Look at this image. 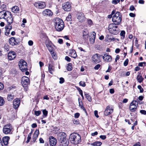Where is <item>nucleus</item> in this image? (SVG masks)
Listing matches in <instances>:
<instances>
[{"mask_svg": "<svg viewBox=\"0 0 146 146\" xmlns=\"http://www.w3.org/2000/svg\"><path fill=\"white\" fill-rule=\"evenodd\" d=\"M70 140L72 143L76 145L80 143L81 141V137L80 135L77 133L71 134L69 138Z\"/></svg>", "mask_w": 146, "mask_h": 146, "instance_id": "1", "label": "nucleus"}, {"mask_svg": "<svg viewBox=\"0 0 146 146\" xmlns=\"http://www.w3.org/2000/svg\"><path fill=\"white\" fill-rule=\"evenodd\" d=\"M54 23L55 28L56 31L60 32L63 30L64 25V23L61 19L57 18L55 19Z\"/></svg>", "mask_w": 146, "mask_h": 146, "instance_id": "2", "label": "nucleus"}, {"mask_svg": "<svg viewBox=\"0 0 146 146\" xmlns=\"http://www.w3.org/2000/svg\"><path fill=\"white\" fill-rule=\"evenodd\" d=\"M116 25H117L113 23L110 24L109 25L108 30L111 34L116 35L119 33V28Z\"/></svg>", "mask_w": 146, "mask_h": 146, "instance_id": "3", "label": "nucleus"}, {"mask_svg": "<svg viewBox=\"0 0 146 146\" xmlns=\"http://www.w3.org/2000/svg\"><path fill=\"white\" fill-rule=\"evenodd\" d=\"M60 138H59L60 140V143L63 146H67L69 144V141L68 139L66 138V134L63 132H62L59 134Z\"/></svg>", "mask_w": 146, "mask_h": 146, "instance_id": "4", "label": "nucleus"}, {"mask_svg": "<svg viewBox=\"0 0 146 146\" xmlns=\"http://www.w3.org/2000/svg\"><path fill=\"white\" fill-rule=\"evenodd\" d=\"M112 21L115 24L117 25H119L121 23V15L120 13L117 12L113 16Z\"/></svg>", "mask_w": 146, "mask_h": 146, "instance_id": "5", "label": "nucleus"}, {"mask_svg": "<svg viewBox=\"0 0 146 146\" xmlns=\"http://www.w3.org/2000/svg\"><path fill=\"white\" fill-rule=\"evenodd\" d=\"M4 19L7 22L8 24L10 25L13 21V17L11 13L9 11H7L5 14Z\"/></svg>", "mask_w": 146, "mask_h": 146, "instance_id": "6", "label": "nucleus"}, {"mask_svg": "<svg viewBox=\"0 0 146 146\" xmlns=\"http://www.w3.org/2000/svg\"><path fill=\"white\" fill-rule=\"evenodd\" d=\"M19 66L22 72H24L27 70V63L23 60H21L19 61Z\"/></svg>", "mask_w": 146, "mask_h": 146, "instance_id": "7", "label": "nucleus"}, {"mask_svg": "<svg viewBox=\"0 0 146 146\" xmlns=\"http://www.w3.org/2000/svg\"><path fill=\"white\" fill-rule=\"evenodd\" d=\"M12 129V128L11 124H6L3 127V132L5 134H8L10 133Z\"/></svg>", "mask_w": 146, "mask_h": 146, "instance_id": "8", "label": "nucleus"}, {"mask_svg": "<svg viewBox=\"0 0 146 146\" xmlns=\"http://www.w3.org/2000/svg\"><path fill=\"white\" fill-rule=\"evenodd\" d=\"M138 105V102L136 100H133L130 103L129 109L132 112L135 111L137 110Z\"/></svg>", "mask_w": 146, "mask_h": 146, "instance_id": "9", "label": "nucleus"}, {"mask_svg": "<svg viewBox=\"0 0 146 146\" xmlns=\"http://www.w3.org/2000/svg\"><path fill=\"white\" fill-rule=\"evenodd\" d=\"M113 107L110 105L108 106L104 112V115L108 116L111 114L113 112Z\"/></svg>", "mask_w": 146, "mask_h": 146, "instance_id": "10", "label": "nucleus"}, {"mask_svg": "<svg viewBox=\"0 0 146 146\" xmlns=\"http://www.w3.org/2000/svg\"><path fill=\"white\" fill-rule=\"evenodd\" d=\"M21 84L24 87L26 88L27 86L30 84L29 78L26 76H23L21 80Z\"/></svg>", "mask_w": 146, "mask_h": 146, "instance_id": "11", "label": "nucleus"}, {"mask_svg": "<svg viewBox=\"0 0 146 146\" xmlns=\"http://www.w3.org/2000/svg\"><path fill=\"white\" fill-rule=\"evenodd\" d=\"M35 7L38 9H43L46 7V4L44 2L42 1L36 2L34 3Z\"/></svg>", "mask_w": 146, "mask_h": 146, "instance_id": "12", "label": "nucleus"}, {"mask_svg": "<svg viewBox=\"0 0 146 146\" xmlns=\"http://www.w3.org/2000/svg\"><path fill=\"white\" fill-rule=\"evenodd\" d=\"M102 56V55H99L98 54H96L93 56L92 60L96 63H99L100 61V58Z\"/></svg>", "mask_w": 146, "mask_h": 146, "instance_id": "13", "label": "nucleus"}, {"mask_svg": "<svg viewBox=\"0 0 146 146\" xmlns=\"http://www.w3.org/2000/svg\"><path fill=\"white\" fill-rule=\"evenodd\" d=\"M102 57L104 61L106 62H111L112 60V57L107 53L104 54L103 56L102 55Z\"/></svg>", "mask_w": 146, "mask_h": 146, "instance_id": "14", "label": "nucleus"}, {"mask_svg": "<svg viewBox=\"0 0 146 146\" xmlns=\"http://www.w3.org/2000/svg\"><path fill=\"white\" fill-rule=\"evenodd\" d=\"M71 5L70 3L66 2L62 5L63 9L66 11H69L71 9Z\"/></svg>", "mask_w": 146, "mask_h": 146, "instance_id": "15", "label": "nucleus"}, {"mask_svg": "<svg viewBox=\"0 0 146 146\" xmlns=\"http://www.w3.org/2000/svg\"><path fill=\"white\" fill-rule=\"evenodd\" d=\"M20 100L18 98L15 99L13 101V106L14 108L16 109L19 107L20 104Z\"/></svg>", "mask_w": 146, "mask_h": 146, "instance_id": "16", "label": "nucleus"}, {"mask_svg": "<svg viewBox=\"0 0 146 146\" xmlns=\"http://www.w3.org/2000/svg\"><path fill=\"white\" fill-rule=\"evenodd\" d=\"M16 53L13 51H10L8 54V57L9 60H13L16 57Z\"/></svg>", "mask_w": 146, "mask_h": 146, "instance_id": "17", "label": "nucleus"}, {"mask_svg": "<svg viewBox=\"0 0 146 146\" xmlns=\"http://www.w3.org/2000/svg\"><path fill=\"white\" fill-rule=\"evenodd\" d=\"M49 142L50 145L54 146L57 143V140L54 137L51 136L49 137Z\"/></svg>", "mask_w": 146, "mask_h": 146, "instance_id": "18", "label": "nucleus"}, {"mask_svg": "<svg viewBox=\"0 0 146 146\" xmlns=\"http://www.w3.org/2000/svg\"><path fill=\"white\" fill-rule=\"evenodd\" d=\"M42 14L44 16L51 17L53 13L50 10L46 9L43 11Z\"/></svg>", "mask_w": 146, "mask_h": 146, "instance_id": "19", "label": "nucleus"}, {"mask_svg": "<svg viewBox=\"0 0 146 146\" xmlns=\"http://www.w3.org/2000/svg\"><path fill=\"white\" fill-rule=\"evenodd\" d=\"M77 18L79 20V21L81 22H84L86 19V18L84 14L82 13L79 14Z\"/></svg>", "mask_w": 146, "mask_h": 146, "instance_id": "20", "label": "nucleus"}, {"mask_svg": "<svg viewBox=\"0 0 146 146\" xmlns=\"http://www.w3.org/2000/svg\"><path fill=\"white\" fill-rule=\"evenodd\" d=\"M69 55L74 58H75L77 56L76 51L74 49L70 50Z\"/></svg>", "mask_w": 146, "mask_h": 146, "instance_id": "21", "label": "nucleus"}, {"mask_svg": "<svg viewBox=\"0 0 146 146\" xmlns=\"http://www.w3.org/2000/svg\"><path fill=\"white\" fill-rule=\"evenodd\" d=\"M9 42L12 46L17 45L18 44L14 37L11 38L9 39Z\"/></svg>", "mask_w": 146, "mask_h": 146, "instance_id": "22", "label": "nucleus"}, {"mask_svg": "<svg viewBox=\"0 0 146 146\" xmlns=\"http://www.w3.org/2000/svg\"><path fill=\"white\" fill-rule=\"evenodd\" d=\"M96 35V33L94 32H93L91 35V38L90 39L89 41L91 43H93L94 42L95 39Z\"/></svg>", "mask_w": 146, "mask_h": 146, "instance_id": "23", "label": "nucleus"}, {"mask_svg": "<svg viewBox=\"0 0 146 146\" xmlns=\"http://www.w3.org/2000/svg\"><path fill=\"white\" fill-rule=\"evenodd\" d=\"M8 26H6L5 27L6 32L5 34L6 35H8L10 33V31L12 27L10 25Z\"/></svg>", "mask_w": 146, "mask_h": 146, "instance_id": "24", "label": "nucleus"}, {"mask_svg": "<svg viewBox=\"0 0 146 146\" xmlns=\"http://www.w3.org/2000/svg\"><path fill=\"white\" fill-rule=\"evenodd\" d=\"M9 139V137L8 136L4 137L3 138V141L5 145H7L8 144Z\"/></svg>", "mask_w": 146, "mask_h": 146, "instance_id": "25", "label": "nucleus"}, {"mask_svg": "<svg viewBox=\"0 0 146 146\" xmlns=\"http://www.w3.org/2000/svg\"><path fill=\"white\" fill-rule=\"evenodd\" d=\"M88 32L87 30L84 31L83 32V36L85 41L87 40L88 39Z\"/></svg>", "mask_w": 146, "mask_h": 146, "instance_id": "26", "label": "nucleus"}, {"mask_svg": "<svg viewBox=\"0 0 146 146\" xmlns=\"http://www.w3.org/2000/svg\"><path fill=\"white\" fill-rule=\"evenodd\" d=\"M7 11L3 10L0 12V19H4Z\"/></svg>", "mask_w": 146, "mask_h": 146, "instance_id": "27", "label": "nucleus"}, {"mask_svg": "<svg viewBox=\"0 0 146 146\" xmlns=\"http://www.w3.org/2000/svg\"><path fill=\"white\" fill-rule=\"evenodd\" d=\"M48 68L49 72L52 74L53 72L54 71V66L51 65L50 64H49Z\"/></svg>", "mask_w": 146, "mask_h": 146, "instance_id": "28", "label": "nucleus"}, {"mask_svg": "<svg viewBox=\"0 0 146 146\" xmlns=\"http://www.w3.org/2000/svg\"><path fill=\"white\" fill-rule=\"evenodd\" d=\"M102 144V143L100 141H96L93 143H91L90 145L94 146H100Z\"/></svg>", "mask_w": 146, "mask_h": 146, "instance_id": "29", "label": "nucleus"}, {"mask_svg": "<svg viewBox=\"0 0 146 146\" xmlns=\"http://www.w3.org/2000/svg\"><path fill=\"white\" fill-rule=\"evenodd\" d=\"M137 79L138 82L141 83L143 81L144 78L142 77L141 75H138L137 76Z\"/></svg>", "mask_w": 146, "mask_h": 146, "instance_id": "30", "label": "nucleus"}, {"mask_svg": "<svg viewBox=\"0 0 146 146\" xmlns=\"http://www.w3.org/2000/svg\"><path fill=\"white\" fill-rule=\"evenodd\" d=\"M12 11L14 13H17L19 11V8L17 6H14L12 7Z\"/></svg>", "mask_w": 146, "mask_h": 146, "instance_id": "31", "label": "nucleus"}, {"mask_svg": "<svg viewBox=\"0 0 146 146\" xmlns=\"http://www.w3.org/2000/svg\"><path fill=\"white\" fill-rule=\"evenodd\" d=\"M14 95L11 94H9L7 95V100L9 101H11L14 99Z\"/></svg>", "mask_w": 146, "mask_h": 146, "instance_id": "32", "label": "nucleus"}, {"mask_svg": "<svg viewBox=\"0 0 146 146\" xmlns=\"http://www.w3.org/2000/svg\"><path fill=\"white\" fill-rule=\"evenodd\" d=\"M84 94L86 96V97L89 102H91L92 100V98L91 96L89 95L88 94H87L86 92H84Z\"/></svg>", "mask_w": 146, "mask_h": 146, "instance_id": "33", "label": "nucleus"}, {"mask_svg": "<svg viewBox=\"0 0 146 146\" xmlns=\"http://www.w3.org/2000/svg\"><path fill=\"white\" fill-rule=\"evenodd\" d=\"M5 102L3 98L0 96V106H3Z\"/></svg>", "mask_w": 146, "mask_h": 146, "instance_id": "34", "label": "nucleus"}, {"mask_svg": "<svg viewBox=\"0 0 146 146\" xmlns=\"http://www.w3.org/2000/svg\"><path fill=\"white\" fill-rule=\"evenodd\" d=\"M72 64L69 63L68 64L67 66V70L68 71H70L72 70Z\"/></svg>", "mask_w": 146, "mask_h": 146, "instance_id": "35", "label": "nucleus"}, {"mask_svg": "<svg viewBox=\"0 0 146 146\" xmlns=\"http://www.w3.org/2000/svg\"><path fill=\"white\" fill-rule=\"evenodd\" d=\"M78 101L79 103V106L81 108H83V105L80 98H78Z\"/></svg>", "mask_w": 146, "mask_h": 146, "instance_id": "36", "label": "nucleus"}, {"mask_svg": "<svg viewBox=\"0 0 146 146\" xmlns=\"http://www.w3.org/2000/svg\"><path fill=\"white\" fill-rule=\"evenodd\" d=\"M51 54L52 56V58L56 60L57 59V56L55 53L53 52L51 53Z\"/></svg>", "mask_w": 146, "mask_h": 146, "instance_id": "37", "label": "nucleus"}, {"mask_svg": "<svg viewBox=\"0 0 146 146\" xmlns=\"http://www.w3.org/2000/svg\"><path fill=\"white\" fill-rule=\"evenodd\" d=\"M34 113L35 115L36 116H39L41 113V111H36L35 110L34 111Z\"/></svg>", "mask_w": 146, "mask_h": 146, "instance_id": "38", "label": "nucleus"}, {"mask_svg": "<svg viewBox=\"0 0 146 146\" xmlns=\"http://www.w3.org/2000/svg\"><path fill=\"white\" fill-rule=\"evenodd\" d=\"M120 0H113L112 1V3L114 5H116L120 2Z\"/></svg>", "mask_w": 146, "mask_h": 146, "instance_id": "39", "label": "nucleus"}, {"mask_svg": "<svg viewBox=\"0 0 146 146\" xmlns=\"http://www.w3.org/2000/svg\"><path fill=\"white\" fill-rule=\"evenodd\" d=\"M66 20L67 21H71V16L70 15H68L66 17Z\"/></svg>", "mask_w": 146, "mask_h": 146, "instance_id": "40", "label": "nucleus"}, {"mask_svg": "<svg viewBox=\"0 0 146 146\" xmlns=\"http://www.w3.org/2000/svg\"><path fill=\"white\" fill-rule=\"evenodd\" d=\"M42 113L43 115L45 117H46L47 116L48 114V111H47L45 110H42Z\"/></svg>", "mask_w": 146, "mask_h": 146, "instance_id": "41", "label": "nucleus"}, {"mask_svg": "<svg viewBox=\"0 0 146 146\" xmlns=\"http://www.w3.org/2000/svg\"><path fill=\"white\" fill-rule=\"evenodd\" d=\"M138 88L140 90V92L142 93L143 91V90L140 85H138L137 86Z\"/></svg>", "mask_w": 146, "mask_h": 146, "instance_id": "42", "label": "nucleus"}, {"mask_svg": "<svg viewBox=\"0 0 146 146\" xmlns=\"http://www.w3.org/2000/svg\"><path fill=\"white\" fill-rule=\"evenodd\" d=\"M39 134V131L38 130H36L34 133V135L35 136H36V137L38 136V135Z\"/></svg>", "mask_w": 146, "mask_h": 146, "instance_id": "43", "label": "nucleus"}, {"mask_svg": "<svg viewBox=\"0 0 146 146\" xmlns=\"http://www.w3.org/2000/svg\"><path fill=\"white\" fill-rule=\"evenodd\" d=\"M48 48L49 51L51 53L53 52V48L51 46H49L48 47Z\"/></svg>", "mask_w": 146, "mask_h": 146, "instance_id": "44", "label": "nucleus"}, {"mask_svg": "<svg viewBox=\"0 0 146 146\" xmlns=\"http://www.w3.org/2000/svg\"><path fill=\"white\" fill-rule=\"evenodd\" d=\"M80 85L82 87H85L86 86L85 83L84 82L81 81L79 83Z\"/></svg>", "mask_w": 146, "mask_h": 146, "instance_id": "45", "label": "nucleus"}, {"mask_svg": "<svg viewBox=\"0 0 146 146\" xmlns=\"http://www.w3.org/2000/svg\"><path fill=\"white\" fill-rule=\"evenodd\" d=\"M129 62V60L128 59H126V60H125L124 62L123 63V65L125 66H126L128 63Z\"/></svg>", "mask_w": 146, "mask_h": 146, "instance_id": "46", "label": "nucleus"}, {"mask_svg": "<svg viewBox=\"0 0 146 146\" xmlns=\"http://www.w3.org/2000/svg\"><path fill=\"white\" fill-rule=\"evenodd\" d=\"M60 81L59 83L60 84H62L63 83L64 81V78H63L61 77L59 79Z\"/></svg>", "mask_w": 146, "mask_h": 146, "instance_id": "47", "label": "nucleus"}, {"mask_svg": "<svg viewBox=\"0 0 146 146\" xmlns=\"http://www.w3.org/2000/svg\"><path fill=\"white\" fill-rule=\"evenodd\" d=\"M140 113L144 115H146V111L144 110H141L140 111Z\"/></svg>", "mask_w": 146, "mask_h": 146, "instance_id": "48", "label": "nucleus"}, {"mask_svg": "<svg viewBox=\"0 0 146 146\" xmlns=\"http://www.w3.org/2000/svg\"><path fill=\"white\" fill-rule=\"evenodd\" d=\"M73 123L75 124H78L79 123V121L78 120H74L73 121Z\"/></svg>", "mask_w": 146, "mask_h": 146, "instance_id": "49", "label": "nucleus"}, {"mask_svg": "<svg viewBox=\"0 0 146 146\" xmlns=\"http://www.w3.org/2000/svg\"><path fill=\"white\" fill-rule=\"evenodd\" d=\"M100 138L102 140H105L106 138V136L105 135H101L100 136Z\"/></svg>", "mask_w": 146, "mask_h": 146, "instance_id": "50", "label": "nucleus"}, {"mask_svg": "<svg viewBox=\"0 0 146 146\" xmlns=\"http://www.w3.org/2000/svg\"><path fill=\"white\" fill-rule=\"evenodd\" d=\"M120 35L121 36L124 37L125 34V32L124 31H122L120 33Z\"/></svg>", "mask_w": 146, "mask_h": 146, "instance_id": "51", "label": "nucleus"}, {"mask_svg": "<svg viewBox=\"0 0 146 146\" xmlns=\"http://www.w3.org/2000/svg\"><path fill=\"white\" fill-rule=\"evenodd\" d=\"M100 66V65L99 64H98L96 65L94 67V69L95 70H98Z\"/></svg>", "mask_w": 146, "mask_h": 146, "instance_id": "52", "label": "nucleus"}, {"mask_svg": "<svg viewBox=\"0 0 146 146\" xmlns=\"http://www.w3.org/2000/svg\"><path fill=\"white\" fill-rule=\"evenodd\" d=\"M135 9V8L133 5H131L129 8V10L131 11H133Z\"/></svg>", "mask_w": 146, "mask_h": 146, "instance_id": "53", "label": "nucleus"}, {"mask_svg": "<svg viewBox=\"0 0 146 146\" xmlns=\"http://www.w3.org/2000/svg\"><path fill=\"white\" fill-rule=\"evenodd\" d=\"M65 59L68 62H70L71 60L70 58L67 56L65 57Z\"/></svg>", "mask_w": 146, "mask_h": 146, "instance_id": "54", "label": "nucleus"}, {"mask_svg": "<svg viewBox=\"0 0 146 146\" xmlns=\"http://www.w3.org/2000/svg\"><path fill=\"white\" fill-rule=\"evenodd\" d=\"M80 116V114L78 113H76L74 114V117L75 118H78Z\"/></svg>", "mask_w": 146, "mask_h": 146, "instance_id": "55", "label": "nucleus"}, {"mask_svg": "<svg viewBox=\"0 0 146 146\" xmlns=\"http://www.w3.org/2000/svg\"><path fill=\"white\" fill-rule=\"evenodd\" d=\"M28 44L30 46H32L33 44V42L32 40H30L28 41Z\"/></svg>", "mask_w": 146, "mask_h": 146, "instance_id": "56", "label": "nucleus"}, {"mask_svg": "<svg viewBox=\"0 0 146 146\" xmlns=\"http://www.w3.org/2000/svg\"><path fill=\"white\" fill-rule=\"evenodd\" d=\"M3 84L1 82H0V90L3 89Z\"/></svg>", "mask_w": 146, "mask_h": 146, "instance_id": "57", "label": "nucleus"}, {"mask_svg": "<svg viewBox=\"0 0 146 146\" xmlns=\"http://www.w3.org/2000/svg\"><path fill=\"white\" fill-rule=\"evenodd\" d=\"M98 134V133L97 131H96L94 133H91V135L92 136H94L95 135H97Z\"/></svg>", "mask_w": 146, "mask_h": 146, "instance_id": "58", "label": "nucleus"}, {"mask_svg": "<svg viewBox=\"0 0 146 146\" xmlns=\"http://www.w3.org/2000/svg\"><path fill=\"white\" fill-rule=\"evenodd\" d=\"M94 115L96 117H98L99 116L98 114V111H94Z\"/></svg>", "mask_w": 146, "mask_h": 146, "instance_id": "59", "label": "nucleus"}, {"mask_svg": "<svg viewBox=\"0 0 146 146\" xmlns=\"http://www.w3.org/2000/svg\"><path fill=\"white\" fill-rule=\"evenodd\" d=\"M129 16L131 17H134L135 16V14L132 13H130L129 14Z\"/></svg>", "mask_w": 146, "mask_h": 146, "instance_id": "60", "label": "nucleus"}, {"mask_svg": "<svg viewBox=\"0 0 146 146\" xmlns=\"http://www.w3.org/2000/svg\"><path fill=\"white\" fill-rule=\"evenodd\" d=\"M110 92L111 94L114 93V90L113 89L111 88L110 90Z\"/></svg>", "mask_w": 146, "mask_h": 146, "instance_id": "61", "label": "nucleus"}, {"mask_svg": "<svg viewBox=\"0 0 146 146\" xmlns=\"http://www.w3.org/2000/svg\"><path fill=\"white\" fill-rule=\"evenodd\" d=\"M111 69V67L110 66H109L108 67V69L106 71V72H110Z\"/></svg>", "mask_w": 146, "mask_h": 146, "instance_id": "62", "label": "nucleus"}, {"mask_svg": "<svg viewBox=\"0 0 146 146\" xmlns=\"http://www.w3.org/2000/svg\"><path fill=\"white\" fill-rule=\"evenodd\" d=\"M31 126L33 128H35L37 127V125L36 123H34L32 124Z\"/></svg>", "mask_w": 146, "mask_h": 146, "instance_id": "63", "label": "nucleus"}, {"mask_svg": "<svg viewBox=\"0 0 146 146\" xmlns=\"http://www.w3.org/2000/svg\"><path fill=\"white\" fill-rule=\"evenodd\" d=\"M58 42L60 44H62L63 43V40L61 39H59L58 40Z\"/></svg>", "mask_w": 146, "mask_h": 146, "instance_id": "64", "label": "nucleus"}]
</instances>
